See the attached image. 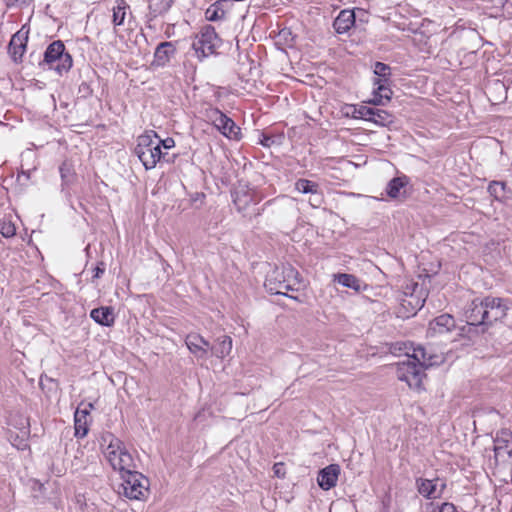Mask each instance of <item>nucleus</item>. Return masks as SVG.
I'll use <instances>...</instances> for the list:
<instances>
[{"label":"nucleus","instance_id":"obj_1","mask_svg":"<svg viewBox=\"0 0 512 512\" xmlns=\"http://www.w3.org/2000/svg\"><path fill=\"white\" fill-rule=\"evenodd\" d=\"M412 358H406L397 364V378L405 382L410 389L420 391L425 377L424 370L442 362L441 357L428 354L422 346L413 349Z\"/></svg>","mask_w":512,"mask_h":512},{"label":"nucleus","instance_id":"obj_2","mask_svg":"<svg viewBox=\"0 0 512 512\" xmlns=\"http://www.w3.org/2000/svg\"><path fill=\"white\" fill-rule=\"evenodd\" d=\"M102 441L104 457L113 470L122 474L136 468L133 456L120 439L112 434H106Z\"/></svg>","mask_w":512,"mask_h":512},{"label":"nucleus","instance_id":"obj_3","mask_svg":"<svg viewBox=\"0 0 512 512\" xmlns=\"http://www.w3.org/2000/svg\"><path fill=\"white\" fill-rule=\"evenodd\" d=\"M135 153L147 170L154 168L162 157L161 139L153 131L139 136Z\"/></svg>","mask_w":512,"mask_h":512},{"label":"nucleus","instance_id":"obj_4","mask_svg":"<svg viewBox=\"0 0 512 512\" xmlns=\"http://www.w3.org/2000/svg\"><path fill=\"white\" fill-rule=\"evenodd\" d=\"M262 196L246 184L239 183L233 193V202L236 209L244 217L252 218L260 214L256 205L261 201Z\"/></svg>","mask_w":512,"mask_h":512},{"label":"nucleus","instance_id":"obj_5","mask_svg":"<svg viewBox=\"0 0 512 512\" xmlns=\"http://www.w3.org/2000/svg\"><path fill=\"white\" fill-rule=\"evenodd\" d=\"M120 475L123 481L119 487V494L132 500H142L148 495L149 480L143 474L133 469Z\"/></svg>","mask_w":512,"mask_h":512},{"label":"nucleus","instance_id":"obj_6","mask_svg":"<svg viewBox=\"0 0 512 512\" xmlns=\"http://www.w3.org/2000/svg\"><path fill=\"white\" fill-rule=\"evenodd\" d=\"M44 63L59 75L66 73L72 67V57L65 52V46L61 41L51 43L44 54Z\"/></svg>","mask_w":512,"mask_h":512},{"label":"nucleus","instance_id":"obj_7","mask_svg":"<svg viewBox=\"0 0 512 512\" xmlns=\"http://www.w3.org/2000/svg\"><path fill=\"white\" fill-rule=\"evenodd\" d=\"M220 42L215 29L207 25L203 27L199 35L196 36L192 46L197 56L203 58L214 53L215 49L220 45Z\"/></svg>","mask_w":512,"mask_h":512},{"label":"nucleus","instance_id":"obj_8","mask_svg":"<svg viewBox=\"0 0 512 512\" xmlns=\"http://www.w3.org/2000/svg\"><path fill=\"white\" fill-rule=\"evenodd\" d=\"M207 118L212 124L227 138L239 140L241 137L240 128L235 122L216 108H211L206 112Z\"/></svg>","mask_w":512,"mask_h":512},{"label":"nucleus","instance_id":"obj_9","mask_svg":"<svg viewBox=\"0 0 512 512\" xmlns=\"http://www.w3.org/2000/svg\"><path fill=\"white\" fill-rule=\"evenodd\" d=\"M485 310V298L473 300L465 311L467 324L461 327L460 334H471L475 326H487Z\"/></svg>","mask_w":512,"mask_h":512},{"label":"nucleus","instance_id":"obj_10","mask_svg":"<svg viewBox=\"0 0 512 512\" xmlns=\"http://www.w3.org/2000/svg\"><path fill=\"white\" fill-rule=\"evenodd\" d=\"M297 272L290 266L283 267L281 270L276 269L266 279L265 287L271 294H286V291L292 289L291 283H289L285 277H296Z\"/></svg>","mask_w":512,"mask_h":512},{"label":"nucleus","instance_id":"obj_11","mask_svg":"<svg viewBox=\"0 0 512 512\" xmlns=\"http://www.w3.org/2000/svg\"><path fill=\"white\" fill-rule=\"evenodd\" d=\"M416 488L424 498L438 499L446 488V481L439 477L433 479L418 478L416 479Z\"/></svg>","mask_w":512,"mask_h":512},{"label":"nucleus","instance_id":"obj_12","mask_svg":"<svg viewBox=\"0 0 512 512\" xmlns=\"http://www.w3.org/2000/svg\"><path fill=\"white\" fill-rule=\"evenodd\" d=\"M485 317L487 326H491L493 323L502 320L506 317L508 311V304L502 298L497 297H485Z\"/></svg>","mask_w":512,"mask_h":512},{"label":"nucleus","instance_id":"obj_13","mask_svg":"<svg viewBox=\"0 0 512 512\" xmlns=\"http://www.w3.org/2000/svg\"><path fill=\"white\" fill-rule=\"evenodd\" d=\"M185 344L188 350L200 361H205L209 356V351L212 349L210 343L196 333L188 334Z\"/></svg>","mask_w":512,"mask_h":512},{"label":"nucleus","instance_id":"obj_14","mask_svg":"<svg viewBox=\"0 0 512 512\" xmlns=\"http://www.w3.org/2000/svg\"><path fill=\"white\" fill-rule=\"evenodd\" d=\"M94 408L92 403H81L76 409L74 414L75 420V435L77 437H84L88 432L89 415L90 411Z\"/></svg>","mask_w":512,"mask_h":512},{"label":"nucleus","instance_id":"obj_15","mask_svg":"<svg viewBox=\"0 0 512 512\" xmlns=\"http://www.w3.org/2000/svg\"><path fill=\"white\" fill-rule=\"evenodd\" d=\"M340 466L338 464H330L321 469L318 473L317 483L323 490H330L335 487L340 475Z\"/></svg>","mask_w":512,"mask_h":512},{"label":"nucleus","instance_id":"obj_16","mask_svg":"<svg viewBox=\"0 0 512 512\" xmlns=\"http://www.w3.org/2000/svg\"><path fill=\"white\" fill-rule=\"evenodd\" d=\"M455 327V320L449 314H442L429 323L427 334L431 337L442 335Z\"/></svg>","mask_w":512,"mask_h":512},{"label":"nucleus","instance_id":"obj_17","mask_svg":"<svg viewBox=\"0 0 512 512\" xmlns=\"http://www.w3.org/2000/svg\"><path fill=\"white\" fill-rule=\"evenodd\" d=\"M373 84L375 86L374 96L369 103L384 105L386 102L390 101L392 90L390 89L389 80L387 78H375Z\"/></svg>","mask_w":512,"mask_h":512},{"label":"nucleus","instance_id":"obj_18","mask_svg":"<svg viewBox=\"0 0 512 512\" xmlns=\"http://www.w3.org/2000/svg\"><path fill=\"white\" fill-rule=\"evenodd\" d=\"M409 179L406 176H399L391 179L386 187L387 195L392 199H402L406 196V186Z\"/></svg>","mask_w":512,"mask_h":512},{"label":"nucleus","instance_id":"obj_19","mask_svg":"<svg viewBox=\"0 0 512 512\" xmlns=\"http://www.w3.org/2000/svg\"><path fill=\"white\" fill-rule=\"evenodd\" d=\"M175 53V47L171 42L160 43L154 53L153 65L165 66Z\"/></svg>","mask_w":512,"mask_h":512},{"label":"nucleus","instance_id":"obj_20","mask_svg":"<svg viewBox=\"0 0 512 512\" xmlns=\"http://www.w3.org/2000/svg\"><path fill=\"white\" fill-rule=\"evenodd\" d=\"M355 23V14L352 10H342L333 23L335 31L339 34L346 33Z\"/></svg>","mask_w":512,"mask_h":512},{"label":"nucleus","instance_id":"obj_21","mask_svg":"<svg viewBox=\"0 0 512 512\" xmlns=\"http://www.w3.org/2000/svg\"><path fill=\"white\" fill-rule=\"evenodd\" d=\"M27 43V34L18 31L15 33L9 43V52L11 53L12 57L15 61H17L19 58L22 57L24 54L25 48Z\"/></svg>","mask_w":512,"mask_h":512},{"label":"nucleus","instance_id":"obj_22","mask_svg":"<svg viewBox=\"0 0 512 512\" xmlns=\"http://www.w3.org/2000/svg\"><path fill=\"white\" fill-rule=\"evenodd\" d=\"M90 317L102 326L110 327L114 324L115 314L111 307H99L90 312Z\"/></svg>","mask_w":512,"mask_h":512},{"label":"nucleus","instance_id":"obj_23","mask_svg":"<svg viewBox=\"0 0 512 512\" xmlns=\"http://www.w3.org/2000/svg\"><path fill=\"white\" fill-rule=\"evenodd\" d=\"M333 281L342 285L343 287L353 289L356 292L362 290V282L354 275L347 273H338L333 275Z\"/></svg>","mask_w":512,"mask_h":512},{"label":"nucleus","instance_id":"obj_24","mask_svg":"<svg viewBox=\"0 0 512 512\" xmlns=\"http://www.w3.org/2000/svg\"><path fill=\"white\" fill-rule=\"evenodd\" d=\"M128 14L129 5L124 0H116L112 8V22L114 26L123 25Z\"/></svg>","mask_w":512,"mask_h":512},{"label":"nucleus","instance_id":"obj_25","mask_svg":"<svg viewBox=\"0 0 512 512\" xmlns=\"http://www.w3.org/2000/svg\"><path fill=\"white\" fill-rule=\"evenodd\" d=\"M217 341L218 345L216 347L212 346L211 352L217 358L223 359L228 356L232 350V339L229 336H223Z\"/></svg>","mask_w":512,"mask_h":512},{"label":"nucleus","instance_id":"obj_26","mask_svg":"<svg viewBox=\"0 0 512 512\" xmlns=\"http://www.w3.org/2000/svg\"><path fill=\"white\" fill-rule=\"evenodd\" d=\"M226 3V0H219L210 5L205 12L206 19L209 21H217L223 19L225 16L224 6Z\"/></svg>","mask_w":512,"mask_h":512},{"label":"nucleus","instance_id":"obj_27","mask_svg":"<svg viewBox=\"0 0 512 512\" xmlns=\"http://www.w3.org/2000/svg\"><path fill=\"white\" fill-rule=\"evenodd\" d=\"M349 109L352 110L351 116L356 119H364L371 121L374 115L373 108H370L365 105H361L359 107L351 105L349 106Z\"/></svg>","mask_w":512,"mask_h":512},{"label":"nucleus","instance_id":"obj_28","mask_svg":"<svg viewBox=\"0 0 512 512\" xmlns=\"http://www.w3.org/2000/svg\"><path fill=\"white\" fill-rule=\"evenodd\" d=\"M318 188V184L307 179H299L295 183V189L304 194H316Z\"/></svg>","mask_w":512,"mask_h":512},{"label":"nucleus","instance_id":"obj_29","mask_svg":"<svg viewBox=\"0 0 512 512\" xmlns=\"http://www.w3.org/2000/svg\"><path fill=\"white\" fill-rule=\"evenodd\" d=\"M173 0H149V8L155 14L166 12L172 5Z\"/></svg>","mask_w":512,"mask_h":512},{"label":"nucleus","instance_id":"obj_30","mask_svg":"<svg viewBox=\"0 0 512 512\" xmlns=\"http://www.w3.org/2000/svg\"><path fill=\"white\" fill-rule=\"evenodd\" d=\"M417 347H413L412 345H409L407 343H395L391 346L390 351L395 356H401L405 355L407 358H412L413 349H416Z\"/></svg>","mask_w":512,"mask_h":512},{"label":"nucleus","instance_id":"obj_31","mask_svg":"<svg viewBox=\"0 0 512 512\" xmlns=\"http://www.w3.org/2000/svg\"><path fill=\"white\" fill-rule=\"evenodd\" d=\"M373 118L371 119L372 122L379 124V125H386L392 121L391 115L381 109H373Z\"/></svg>","mask_w":512,"mask_h":512},{"label":"nucleus","instance_id":"obj_32","mask_svg":"<svg viewBox=\"0 0 512 512\" xmlns=\"http://www.w3.org/2000/svg\"><path fill=\"white\" fill-rule=\"evenodd\" d=\"M424 300L414 296L411 294L409 297H405L402 300V305L405 307L406 305L411 307V312L414 314L417 310L423 307Z\"/></svg>","mask_w":512,"mask_h":512},{"label":"nucleus","instance_id":"obj_33","mask_svg":"<svg viewBox=\"0 0 512 512\" xmlns=\"http://www.w3.org/2000/svg\"><path fill=\"white\" fill-rule=\"evenodd\" d=\"M0 233L4 237H12L16 233V227L10 220L6 218L0 219Z\"/></svg>","mask_w":512,"mask_h":512},{"label":"nucleus","instance_id":"obj_34","mask_svg":"<svg viewBox=\"0 0 512 512\" xmlns=\"http://www.w3.org/2000/svg\"><path fill=\"white\" fill-rule=\"evenodd\" d=\"M61 179L64 184H68L71 182L73 178V168L72 165L65 161L62 163V165L59 168Z\"/></svg>","mask_w":512,"mask_h":512},{"label":"nucleus","instance_id":"obj_35","mask_svg":"<svg viewBox=\"0 0 512 512\" xmlns=\"http://www.w3.org/2000/svg\"><path fill=\"white\" fill-rule=\"evenodd\" d=\"M504 189L505 185L501 182H492L488 187L489 193L496 199L502 196Z\"/></svg>","mask_w":512,"mask_h":512},{"label":"nucleus","instance_id":"obj_36","mask_svg":"<svg viewBox=\"0 0 512 512\" xmlns=\"http://www.w3.org/2000/svg\"><path fill=\"white\" fill-rule=\"evenodd\" d=\"M390 68L388 65L377 62L374 66V73L379 76L378 78H386L389 74Z\"/></svg>","mask_w":512,"mask_h":512},{"label":"nucleus","instance_id":"obj_37","mask_svg":"<svg viewBox=\"0 0 512 512\" xmlns=\"http://www.w3.org/2000/svg\"><path fill=\"white\" fill-rule=\"evenodd\" d=\"M85 461L83 459V452L78 451L77 454L74 456V459L72 460V468L76 471L84 468Z\"/></svg>","mask_w":512,"mask_h":512},{"label":"nucleus","instance_id":"obj_38","mask_svg":"<svg viewBox=\"0 0 512 512\" xmlns=\"http://www.w3.org/2000/svg\"><path fill=\"white\" fill-rule=\"evenodd\" d=\"M311 195H312V197L310 198V204L313 207H319L322 204L321 194L317 191L316 194H311Z\"/></svg>","mask_w":512,"mask_h":512},{"label":"nucleus","instance_id":"obj_39","mask_svg":"<svg viewBox=\"0 0 512 512\" xmlns=\"http://www.w3.org/2000/svg\"><path fill=\"white\" fill-rule=\"evenodd\" d=\"M175 146V141L172 138L161 139V147L165 149H171Z\"/></svg>","mask_w":512,"mask_h":512},{"label":"nucleus","instance_id":"obj_40","mask_svg":"<svg viewBox=\"0 0 512 512\" xmlns=\"http://www.w3.org/2000/svg\"><path fill=\"white\" fill-rule=\"evenodd\" d=\"M273 470H274L275 475H277L278 477H283L284 476V472L282 471L283 470V464L282 463H276L273 466Z\"/></svg>","mask_w":512,"mask_h":512},{"label":"nucleus","instance_id":"obj_41","mask_svg":"<svg viewBox=\"0 0 512 512\" xmlns=\"http://www.w3.org/2000/svg\"><path fill=\"white\" fill-rule=\"evenodd\" d=\"M272 143V139L268 136H263V138L260 140V144L269 147Z\"/></svg>","mask_w":512,"mask_h":512},{"label":"nucleus","instance_id":"obj_42","mask_svg":"<svg viewBox=\"0 0 512 512\" xmlns=\"http://www.w3.org/2000/svg\"><path fill=\"white\" fill-rule=\"evenodd\" d=\"M103 272H104V269H102L100 267H96L94 277H96V278L100 277V275L103 274Z\"/></svg>","mask_w":512,"mask_h":512},{"label":"nucleus","instance_id":"obj_43","mask_svg":"<svg viewBox=\"0 0 512 512\" xmlns=\"http://www.w3.org/2000/svg\"><path fill=\"white\" fill-rule=\"evenodd\" d=\"M352 110L349 109V106L346 108V115H351Z\"/></svg>","mask_w":512,"mask_h":512}]
</instances>
